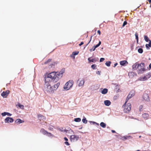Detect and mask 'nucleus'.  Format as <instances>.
<instances>
[{
	"instance_id": "nucleus-1",
	"label": "nucleus",
	"mask_w": 151,
	"mask_h": 151,
	"mask_svg": "<svg viewBox=\"0 0 151 151\" xmlns=\"http://www.w3.org/2000/svg\"><path fill=\"white\" fill-rule=\"evenodd\" d=\"M64 72V70L62 69L59 72H52L49 74L48 75L49 77H50L51 80H53L55 82H56L59 78L62 77L63 74Z\"/></svg>"
},
{
	"instance_id": "nucleus-2",
	"label": "nucleus",
	"mask_w": 151,
	"mask_h": 151,
	"mask_svg": "<svg viewBox=\"0 0 151 151\" xmlns=\"http://www.w3.org/2000/svg\"><path fill=\"white\" fill-rule=\"evenodd\" d=\"M60 85V83H57L56 84L52 86L50 84H44V90L48 93H52L56 90Z\"/></svg>"
},
{
	"instance_id": "nucleus-3",
	"label": "nucleus",
	"mask_w": 151,
	"mask_h": 151,
	"mask_svg": "<svg viewBox=\"0 0 151 151\" xmlns=\"http://www.w3.org/2000/svg\"><path fill=\"white\" fill-rule=\"evenodd\" d=\"M127 101H126L124 105L122 107L123 109V111L124 113H128L130 111L131 108V104L130 103H127Z\"/></svg>"
},
{
	"instance_id": "nucleus-4",
	"label": "nucleus",
	"mask_w": 151,
	"mask_h": 151,
	"mask_svg": "<svg viewBox=\"0 0 151 151\" xmlns=\"http://www.w3.org/2000/svg\"><path fill=\"white\" fill-rule=\"evenodd\" d=\"M145 70V64L144 63H141L139 64L138 70V74H142Z\"/></svg>"
},
{
	"instance_id": "nucleus-5",
	"label": "nucleus",
	"mask_w": 151,
	"mask_h": 151,
	"mask_svg": "<svg viewBox=\"0 0 151 151\" xmlns=\"http://www.w3.org/2000/svg\"><path fill=\"white\" fill-rule=\"evenodd\" d=\"M73 80H70L69 81L65 84L64 87V89L66 90H69L73 86Z\"/></svg>"
},
{
	"instance_id": "nucleus-6",
	"label": "nucleus",
	"mask_w": 151,
	"mask_h": 151,
	"mask_svg": "<svg viewBox=\"0 0 151 151\" xmlns=\"http://www.w3.org/2000/svg\"><path fill=\"white\" fill-rule=\"evenodd\" d=\"M79 138L78 136L74 134L70 136V139L71 142H75L77 141Z\"/></svg>"
},
{
	"instance_id": "nucleus-7",
	"label": "nucleus",
	"mask_w": 151,
	"mask_h": 151,
	"mask_svg": "<svg viewBox=\"0 0 151 151\" xmlns=\"http://www.w3.org/2000/svg\"><path fill=\"white\" fill-rule=\"evenodd\" d=\"M134 95V91H131L128 95L126 99V101H128L129 99H130L132 96Z\"/></svg>"
},
{
	"instance_id": "nucleus-8",
	"label": "nucleus",
	"mask_w": 151,
	"mask_h": 151,
	"mask_svg": "<svg viewBox=\"0 0 151 151\" xmlns=\"http://www.w3.org/2000/svg\"><path fill=\"white\" fill-rule=\"evenodd\" d=\"M143 98L145 101H150V99L149 95L146 93H144L143 96Z\"/></svg>"
},
{
	"instance_id": "nucleus-9",
	"label": "nucleus",
	"mask_w": 151,
	"mask_h": 151,
	"mask_svg": "<svg viewBox=\"0 0 151 151\" xmlns=\"http://www.w3.org/2000/svg\"><path fill=\"white\" fill-rule=\"evenodd\" d=\"M10 91L9 90H7L5 91H3L1 94V95L4 98H6L9 94Z\"/></svg>"
},
{
	"instance_id": "nucleus-10",
	"label": "nucleus",
	"mask_w": 151,
	"mask_h": 151,
	"mask_svg": "<svg viewBox=\"0 0 151 151\" xmlns=\"http://www.w3.org/2000/svg\"><path fill=\"white\" fill-rule=\"evenodd\" d=\"M5 123H12L14 121L13 119L10 117H7L4 120Z\"/></svg>"
},
{
	"instance_id": "nucleus-11",
	"label": "nucleus",
	"mask_w": 151,
	"mask_h": 151,
	"mask_svg": "<svg viewBox=\"0 0 151 151\" xmlns=\"http://www.w3.org/2000/svg\"><path fill=\"white\" fill-rule=\"evenodd\" d=\"M50 77H49L48 75L45 78V83L44 84L49 85L50 84V83L51 82V81L50 79Z\"/></svg>"
},
{
	"instance_id": "nucleus-12",
	"label": "nucleus",
	"mask_w": 151,
	"mask_h": 151,
	"mask_svg": "<svg viewBox=\"0 0 151 151\" xmlns=\"http://www.w3.org/2000/svg\"><path fill=\"white\" fill-rule=\"evenodd\" d=\"M91 58H88V63H90L91 62L95 63L97 61H98L99 60V59L98 58H95L93 59H91Z\"/></svg>"
},
{
	"instance_id": "nucleus-13",
	"label": "nucleus",
	"mask_w": 151,
	"mask_h": 151,
	"mask_svg": "<svg viewBox=\"0 0 151 151\" xmlns=\"http://www.w3.org/2000/svg\"><path fill=\"white\" fill-rule=\"evenodd\" d=\"M139 65V64H138L137 63H135L132 66L133 69L134 70H136L137 69H138Z\"/></svg>"
},
{
	"instance_id": "nucleus-14",
	"label": "nucleus",
	"mask_w": 151,
	"mask_h": 151,
	"mask_svg": "<svg viewBox=\"0 0 151 151\" xmlns=\"http://www.w3.org/2000/svg\"><path fill=\"white\" fill-rule=\"evenodd\" d=\"M64 132L71 134L74 133L73 131L70 128H68V129H64Z\"/></svg>"
},
{
	"instance_id": "nucleus-15",
	"label": "nucleus",
	"mask_w": 151,
	"mask_h": 151,
	"mask_svg": "<svg viewBox=\"0 0 151 151\" xmlns=\"http://www.w3.org/2000/svg\"><path fill=\"white\" fill-rule=\"evenodd\" d=\"M101 42L100 41L98 44L96 45V46H93V47H94V49H90V52H91L92 51H94L96 48L99 47V45H101Z\"/></svg>"
},
{
	"instance_id": "nucleus-16",
	"label": "nucleus",
	"mask_w": 151,
	"mask_h": 151,
	"mask_svg": "<svg viewBox=\"0 0 151 151\" xmlns=\"http://www.w3.org/2000/svg\"><path fill=\"white\" fill-rule=\"evenodd\" d=\"M84 79L81 80L80 81L78 84V86L79 87H82L83 86L84 84Z\"/></svg>"
},
{
	"instance_id": "nucleus-17",
	"label": "nucleus",
	"mask_w": 151,
	"mask_h": 151,
	"mask_svg": "<svg viewBox=\"0 0 151 151\" xmlns=\"http://www.w3.org/2000/svg\"><path fill=\"white\" fill-rule=\"evenodd\" d=\"M142 117L146 119H147L149 117V115L147 113H144L142 114Z\"/></svg>"
},
{
	"instance_id": "nucleus-18",
	"label": "nucleus",
	"mask_w": 151,
	"mask_h": 151,
	"mask_svg": "<svg viewBox=\"0 0 151 151\" xmlns=\"http://www.w3.org/2000/svg\"><path fill=\"white\" fill-rule=\"evenodd\" d=\"M104 104L107 106H109L111 104V102L109 100H105L104 101Z\"/></svg>"
},
{
	"instance_id": "nucleus-19",
	"label": "nucleus",
	"mask_w": 151,
	"mask_h": 151,
	"mask_svg": "<svg viewBox=\"0 0 151 151\" xmlns=\"http://www.w3.org/2000/svg\"><path fill=\"white\" fill-rule=\"evenodd\" d=\"M40 132L43 134L45 135L47 133V132L43 129H42L40 130Z\"/></svg>"
},
{
	"instance_id": "nucleus-20",
	"label": "nucleus",
	"mask_w": 151,
	"mask_h": 151,
	"mask_svg": "<svg viewBox=\"0 0 151 151\" xmlns=\"http://www.w3.org/2000/svg\"><path fill=\"white\" fill-rule=\"evenodd\" d=\"M128 63V62L126 60L122 61L120 62V64L121 65H124L126 63Z\"/></svg>"
},
{
	"instance_id": "nucleus-21",
	"label": "nucleus",
	"mask_w": 151,
	"mask_h": 151,
	"mask_svg": "<svg viewBox=\"0 0 151 151\" xmlns=\"http://www.w3.org/2000/svg\"><path fill=\"white\" fill-rule=\"evenodd\" d=\"M15 122H16L17 123L19 124L24 122V121L21 120V119H18L16 120Z\"/></svg>"
},
{
	"instance_id": "nucleus-22",
	"label": "nucleus",
	"mask_w": 151,
	"mask_h": 151,
	"mask_svg": "<svg viewBox=\"0 0 151 151\" xmlns=\"http://www.w3.org/2000/svg\"><path fill=\"white\" fill-rule=\"evenodd\" d=\"M38 118L40 120L45 119V116L40 114L38 115Z\"/></svg>"
},
{
	"instance_id": "nucleus-23",
	"label": "nucleus",
	"mask_w": 151,
	"mask_h": 151,
	"mask_svg": "<svg viewBox=\"0 0 151 151\" xmlns=\"http://www.w3.org/2000/svg\"><path fill=\"white\" fill-rule=\"evenodd\" d=\"M16 106H18L20 108L22 109H24V105L21 104L19 103H18L17 105H16Z\"/></svg>"
},
{
	"instance_id": "nucleus-24",
	"label": "nucleus",
	"mask_w": 151,
	"mask_h": 151,
	"mask_svg": "<svg viewBox=\"0 0 151 151\" xmlns=\"http://www.w3.org/2000/svg\"><path fill=\"white\" fill-rule=\"evenodd\" d=\"M108 89L106 88H104L101 91V93L103 94H106L107 93Z\"/></svg>"
},
{
	"instance_id": "nucleus-25",
	"label": "nucleus",
	"mask_w": 151,
	"mask_h": 151,
	"mask_svg": "<svg viewBox=\"0 0 151 151\" xmlns=\"http://www.w3.org/2000/svg\"><path fill=\"white\" fill-rule=\"evenodd\" d=\"M64 139L66 141L65 142V144L67 145H70V144H69L68 142H67V141H68V138L66 137H65L64 138Z\"/></svg>"
},
{
	"instance_id": "nucleus-26",
	"label": "nucleus",
	"mask_w": 151,
	"mask_h": 151,
	"mask_svg": "<svg viewBox=\"0 0 151 151\" xmlns=\"http://www.w3.org/2000/svg\"><path fill=\"white\" fill-rule=\"evenodd\" d=\"M100 125L101 127L103 128H105L106 127V124L103 122H101L100 123Z\"/></svg>"
},
{
	"instance_id": "nucleus-27",
	"label": "nucleus",
	"mask_w": 151,
	"mask_h": 151,
	"mask_svg": "<svg viewBox=\"0 0 151 151\" xmlns=\"http://www.w3.org/2000/svg\"><path fill=\"white\" fill-rule=\"evenodd\" d=\"M144 38L145 40L147 42L150 40L148 37L146 35H145L144 36Z\"/></svg>"
},
{
	"instance_id": "nucleus-28",
	"label": "nucleus",
	"mask_w": 151,
	"mask_h": 151,
	"mask_svg": "<svg viewBox=\"0 0 151 151\" xmlns=\"http://www.w3.org/2000/svg\"><path fill=\"white\" fill-rule=\"evenodd\" d=\"M111 63V61H108L105 64L107 66L109 67L110 66Z\"/></svg>"
},
{
	"instance_id": "nucleus-29",
	"label": "nucleus",
	"mask_w": 151,
	"mask_h": 151,
	"mask_svg": "<svg viewBox=\"0 0 151 151\" xmlns=\"http://www.w3.org/2000/svg\"><path fill=\"white\" fill-rule=\"evenodd\" d=\"M74 121L77 122H79L81 121V119L80 118H76L74 119Z\"/></svg>"
},
{
	"instance_id": "nucleus-30",
	"label": "nucleus",
	"mask_w": 151,
	"mask_h": 151,
	"mask_svg": "<svg viewBox=\"0 0 151 151\" xmlns=\"http://www.w3.org/2000/svg\"><path fill=\"white\" fill-rule=\"evenodd\" d=\"M135 36L136 39L137 40V42H138V35L137 33H136L135 34Z\"/></svg>"
},
{
	"instance_id": "nucleus-31",
	"label": "nucleus",
	"mask_w": 151,
	"mask_h": 151,
	"mask_svg": "<svg viewBox=\"0 0 151 151\" xmlns=\"http://www.w3.org/2000/svg\"><path fill=\"white\" fill-rule=\"evenodd\" d=\"M52 60L51 59H48L47 61H46L45 63H44V64H47L48 63H50V62Z\"/></svg>"
},
{
	"instance_id": "nucleus-32",
	"label": "nucleus",
	"mask_w": 151,
	"mask_h": 151,
	"mask_svg": "<svg viewBox=\"0 0 151 151\" xmlns=\"http://www.w3.org/2000/svg\"><path fill=\"white\" fill-rule=\"evenodd\" d=\"M138 52L140 53H142L143 52V50L142 48H139L138 50Z\"/></svg>"
},
{
	"instance_id": "nucleus-33",
	"label": "nucleus",
	"mask_w": 151,
	"mask_h": 151,
	"mask_svg": "<svg viewBox=\"0 0 151 151\" xmlns=\"http://www.w3.org/2000/svg\"><path fill=\"white\" fill-rule=\"evenodd\" d=\"M82 121L85 124H86L87 123V120L86 119V118H84V119H83Z\"/></svg>"
},
{
	"instance_id": "nucleus-34",
	"label": "nucleus",
	"mask_w": 151,
	"mask_h": 151,
	"mask_svg": "<svg viewBox=\"0 0 151 151\" xmlns=\"http://www.w3.org/2000/svg\"><path fill=\"white\" fill-rule=\"evenodd\" d=\"M78 53H79L78 52H73L72 55L73 56H75L76 55H78Z\"/></svg>"
},
{
	"instance_id": "nucleus-35",
	"label": "nucleus",
	"mask_w": 151,
	"mask_h": 151,
	"mask_svg": "<svg viewBox=\"0 0 151 151\" xmlns=\"http://www.w3.org/2000/svg\"><path fill=\"white\" fill-rule=\"evenodd\" d=\"M96 65L95 64H93L91 66V68L93 70L96 69Z\"/></svg>"
},
{
	"instance_id": "nucleus-36",
	"label": "nucleus",
	"mask_w": 151,
	"mask_h": 151,
	"mask_svg": "<svg viewBox=\"0 0 151 151\" xmlns=\"http://www.w3.org/2000/svg\"><path fill=\"white\" fill-rule=\"evenodd\" d=\"M127 24V22L126 21H125L124 22L122 26V27H124L125 25H126Z\"/></svg>"
},
{
	"instance_id": "nucleus-37",
	"label": "nucleus",
	"mask_w": 151,
	"mask_h": 151,
	"mask_svg": "<svg viewBox=\"0 0 151 151\" xmlns=\"http://www.w3.org/2000/svg\"><path fill=\"white\" fill-rule=\"evenodd\" d=\"M46 134L47 136L49 137L51 136L52 135V134L51 133L48 132H47V134Z\"/></svg>"
},
{
	"instance_id": "nucleus-38",
	"label": "nucleus",
	"mask_w": 151,
	"mask_h": 151,
	"mask_svg": "<svg viewBox=\"0 0 151 151\" xmlns=\"http://www.w3.org/2000/svg\"><path fill=\"white\" fill-rule=\"evenodd\" d=\"M145 46L147 49H149V47H150V45L149 44H146Z\"/></svg>"
},
{
	"instance_id": "nucleus-39",
	"label": "nucleus",
	"mask_w": 151,
	"mask_h": 151,
	"mask_svg": "<svg viewBox=\"0 0 151 151\" xmlns=\"http://www.w3.org/2000/svg\"><path fill=\"white\" fill-rule=\"evenodd\" d=\"M7 112H4L1 114V115L2 116H4L6 115Z\"/></svg>"
},
{
	"instance_id": "nucleus-40",
	"label": "nucleus",
	"mask_w": 151,
	"mask_h": 151,
	"mask_svg": "<svg viewBox=\"0 0 151 151\" xmlns=\"http://www.w3.org/2000/svg\"><path fill=\"white\" fill-rule=\"evenodd\" d=\"M105 60V59L104 58H100V62H102L104 61Z\"/></svg>"
},
{
	"instance_id": "nucleus-41",
	"label": "nucleus",
	"mask_w": 151,
	"mask_h": 151,
	"mask_svg": "<svg viewBox=\"0 0 151 151\" xmlns=\"http://www.w3.org/2000/svg\"><path fill=\"white\" fill-rule=\"evenodd\" d=\"M93 37V36H91L90 37V41H89V42H88V43L87 44V45H86V46H87L88 45V44L90 42L91 40V39H92V37Z\"/></svg>"
},
{
	"instance_id": "nucleus-42",
	"label": "nucleus",
	"mask_w": 151,
	"mask_h": 151,
	"mask_svg": "<svg viewBox=\"0 0 151 151\" xmlns=\"http://www.w3.org/2000/svg\"><path fill=\"white\" fill-rule=\"evenodd\" d=\"M63 129V128H62V129H61V128H59L58 129V130L60 131H61V132H64V130H63L62 129Z\"/></svg>"
},
{
	"instance_id": "nucleus-43",
	"label": "nucleus",
	"mask_w": 151,
	"mask_h": 151,
	"mask_svg": "<svg viewBox=\"0 0 151 151\" xmlns=\"http://www.w3.org/2000/svg\"><path fill=\"white\" fill-rule=\"evenodd\" d=\"M143 106L142 105H140L139 107V109L140 110V111H141V109H142V108Z\"/></svg>"
},
{
	"instance_id": "nucleus-44",
	"label": "nucleus",
	"mask_w": 151,
	"mask_h": 151,
	"mask_svg": "<svg viewBox=\"0 0 151 151\" xmlns=\"http://www.w3.org/2000/svg\"><path fill=\"white\" fill-rule=\"evenodd\" d=\"M6 115L9 116H10L12 115L11 114L8 112H7Z\"/></svg>"
},
{
	"instance_id": "nucleus-45",
	"label": "nucleus",
	"mask_w": 151,
	"mask_h": 151,
	"mask_svg": "<svg viewBox=\"0 0 151 151\" xmlns=\"http://www.w3.org/2000/svg\"><path fill=\"white\" fill-rule=\"evenodd\" d=\"M84 44V43L83 42H81V43L79 44V46H81V45H83Z\"/></svg>"
},
{
	"instance_id": "nucleus-46",
	"label": "nucleus",
	"mask_w": 151,
	"mask_h": 151,
	"mask_svg": "<svg viewBox=\"0 0 151 151\" xmlns=\"http://www.w3.org/2000/svg\"><path fill=\"white\" fill-rule=\"evenodd\" d=\"M100 73H101V71H97L96 72V73L97 74H99V75H100Z\"/></svg>"
},
{
	"instance_id": "nucleus-47",
	"label": "nucleus",
	"mask_w": 151,
	"mask_h": 151,
	"mask_svg": "<svg viewBox=\"0 0 151 151\" xmlns=\"http://www.w3.org/2000/svg\"><path fill=\"white\" fill-rule=\"evenodd\" d=\"M97 33L99 34V35H100L101 34V32L100 30H99L97 31Z\"/></svg>"
},
{
	"instance_id": "nucleus-48",
	"label": "nucleus",
	"mask_w": 151,
	"mask_h": 151,
	"mask_svg": "<svg viewBox=\"0 0 151 151\" xmlns=\"http://www.w3.org/2000/svg\"><path fill=\"white\" fill-rule=\"evenodd\" d=\"M53 128L52 127H50L49 128V129L50 130H53Z\"/></svg>"
},
{
	"instance_id": "nucleus-49",
	"label": "nucleus",
	"mask_w": 151,
	"mask_h": 151,
	"mask_svg": "<svg viewBox=\"0 0 151 151\" xmlns=\"http://www.w3.org/2000/svg\"><path fill=\"white\" fill-rule=\"evenodd\" d=\"M150 42L149 44L150 45V47H151V40H150Z\"/></svg>"
},
{
	"instance_id": "nucleus-50",
	"label": "nucleus",
	"mask_w": 151,
	"mask_h": 151,
	"mask_svg": "<svg viewBox=\"0 0 151 151\" xmlns=\"http://www.w3.org/2000/svg\"><path fill=\"white\" fill-rule=\"evenodd\" d=\"M111 132L112 133H116V132L114 130H111Z\"/></svg>"
},
{
	"instance_id": "nucleus-51",
	"label": "nucleus",
	"mask_w": 151,
	"mask_h": 151,
	"mask_svg": "<svg viewBox=\"0 0 151 151\" xmlns=\"http://www.w3.org/2000/svg\"><path fill=\"white\" fill-rule=\"evenodd\" d=\"M149 68H150L151 69V63L149 65Z\"/></svg>"
},
{
	"instance_id": "nucleus-52",
	"label": "nucleus",
	"mask_w": 151,
	"mask_h": 151,
	"mask_svg": "<svg viewBox=\"0 0 151 151\" xmlns=\"http://www.w3.org/2000/svg\"><path fill=\"white\" fill-rule=\"evenodd\" d=\"M147 0L149 1V2L150 3V2H151V0Z\"/></svg>"
},
{
	"instance_id": "nucleus-53",
	"label": "nucleus",
	"mask_w": 151,
	"mask_h": 151,
	"mask_svg": "<svg viewBox=\"0 0 151 151\" xmlns=\"http://www.w3.org/2000/svg\"><path fill=\"white\" fill-rule=\"evenodd\" d=\"M133 47V45H131V47L132 49H133L132 48Z\"/></svg>"
},
{
	"instance_id": "nucleus-54",
	"label": "nucleus",
	"mask_w": 151,
	"mask_h": 151,
	"mask_svg": "<svg viewBox=\"0 0 151 151\" xmlns=\"http://www.w3.org/2000/svg\"><path fill=\"white\" fill-rule=\"evenodd\" d=\"M117 63H115V64H114V67H115L116 65H117Z\"/></svg>"
},
{
	"instance_id": "nucleus-55",
	"label": "nucleus",
	"mask_w": 151,
	"mask_h": 151,
	"mask_svg": "<svg viewBox=\"0 0 151 151\" xmlns=\"http://www.w3.org/2000/svg\"><path fill=\"white\" fill-rule=\"evenodd\" d=\"M145 78H146V77H145V76L143 78V81H144V80H145L144 79H145Z\"/></svg>"
},
{
	"instance_id": "nucleus-56",
	"label": "nucleus",
	"mask_w": 151,
	"mask_h": 151,
	"mask_svg": "<svg viewBox=\"0 0 151 151\" xmlns=\"http://www.w3.org/2000/svg\"><path fill=\"white\" fill-rule=\"evenodd\" d=\"M151 4H150V7L151 8V2H150V3Z\"/></svg>"
},
{
	"instance_id": "nucleus-57",
	"label": "nucleus",
	"mask_w": 151,
	"mask_h": 151,
	"mask_svg": "<svg viewBox=\"0 0 151 151\" xmlns=\"http://www.w3.org/2000/svg\"><path fill=\"white\" fill-rule=\"evenodd\" d=\"M92 49H94V47H93Z\"/></svg>"
},
{
	"instance_id": "nucleus-58",
	"label": "nucleus",
	"mask_w": 151,
	"mask_h": 151,
	"mask_svg": "<svg viewBox=\"0 0 151 151\" xmlns=\"http://www.w3.org/2000/svg\"><path fill=\"white\" fill-rule=\"evenodd\" d=\"M136 151H139V150H137Z\"/></svg>"
}]
</instances>
